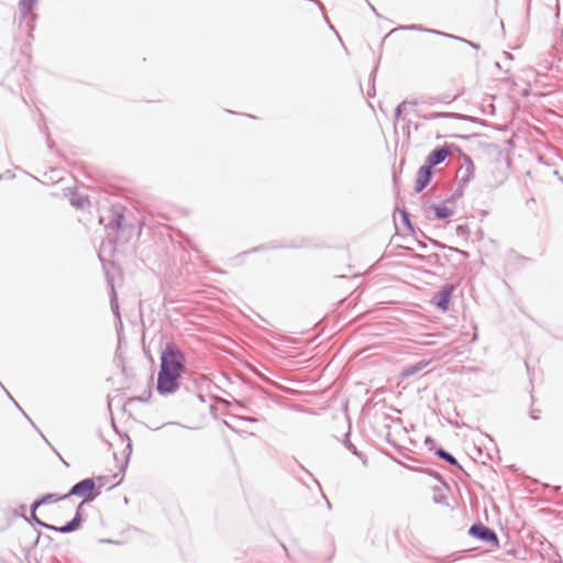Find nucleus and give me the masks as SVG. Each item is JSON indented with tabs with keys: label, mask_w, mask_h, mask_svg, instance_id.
I'll return each instance as SVG.
<instances>
[{
	"label": "nucleus",
	"mask_w": 563,
	"mask_h": 563,
	"mask_svg": "<svg viewBox=\"0 0 563 563\" xmlns=\"http://www.w3.org/2000/svg\"><path fill=\"white\" fill-rule=\"evenodd\" d=\"M408 29L410 30H423L420 25H410Z\"/></svg>",
	"instance_id": "32"
},
{
	"label": "nucleus",
	"mask_w": 563,
	"mask_h": 563,
	"mask_svg": "<svg viewBox=\"0 0 563 563\" xmlns=\"http://www.w3.org/2000/svg\"><path fill=\"white\" fill-rule=\"evenodd\" d=\"M468 534L490 545H498V537L496 532L481 522L472 525L468 530Z\"/></svg>",
	"instance_id": "5"
},
{
	"label": "nucleus",
	"mask_w": 563,
	"mask_h": 563,
	"mask_svg": "<svg viewBox=\"0 0 563 563\" xmlns=\"http://www.w3.org/2000/svg\"><path fill=\"white\" fill-rule=\"evenodd\" d=\"M418 246H419V249H421V250L427 249V244H426L424 242H422V241H418Z\"/></svg>",
	"instance_id": "31"
},
{
	"label": "nucleus",
	"mask_w": 563,
	"mask_h": 563,
	"mask_svg": "<svg viewBox=\"0 0 563 563\" xmlns=\"http://www.w3.org/2000/svg\"><path fill=\"white\" fill-rule=\"evenodd\" d=\"M462 156H463V161H464V166L459 169V174H460V183L462 185H465L471 179L474 178L475 166H474L472 158L468 155L462 154Z\"/></svg>",
	"instance_id": "10"
},
{
	"label": "nucleus",
	"mask_w": 563,
	"mask_h": 563,
	"mask_svg": "<svg viewBox=\"0 0 563 563\" xmlns=\"http://www.w3.org/2000/svg\"><path fill=\"white\" fill-rule=\"evenodd\" d=\"M124 213L121 207H112L108 210L107 216L100 217V223L104 224L107 230L118 232L123 230Z\"/></svg>",
	"instance_id": "6"
},
{
	"label": "nucleus",
	"mask_w": 563,
	"mask_h": 563,
	"mask_svg": "<svg viewBox=\"0 0 563 563\" xmlns=\"http://www.w3.org/2000/svg\"><path fill=\"white\" fill-rule=\"evenodd\" d=\"M95 488H96V482L92 477H88V478H85L80 482H78L77 484H75L70 490L68 492V494L62 496V498H68L69 496H77V497H81L84 498V500L81 501L82 505L86 503V501H90L92 499H95L100 493H93L95 492Z\"/></svg>",
	"instance_id": "4"
},
{
	"label": "nucleus",
	"mask_w": 563,
	"mask_h": 563,
	"mask_svg": "<svg viewBox=\"0 0 563 563\" xmlns=\"http://www.w3.org/2000/svg\"><path fill=\"white\" fill-rule=\"evenodd\" d=\"M62 499H63L62 496H58L57 494H46L32 504V510L34 512L42 505L56 503Z\"/></svg>",
	"instance_id": "12"
},
{
	"label": "nucleus",
	"mask_w": 563,
	"mask_h": 563,
	"mask_svg": "<svg viewBox=\"0 0 563 563\" xmlns=\"http://www.w3.org/2000/svg\"><path fill=\"white\" fill-rule=\"evenodd\" d=\"M452 150L459 151V147L454 144L437 147L427 156L424 164L433 169L450 156Z\"/></svg>",
	"instance_id": "7"
},
{
	"label": "nucleus",
	"mask_w": 563,
	"mask_h": 563,
	"mask_svg": "<svg viewBox=\"0 0 563 563\" xmlns=\"http://www.w3.org/2000/svg\"><path fill=\"white\" fill-rule=\"evenodd\" d=\"M434 454H435V456L445 461L450 465L456 466L460 470H462V466L459 464L457 460L450 452L445 451L444 449H442V448L437 449L434 451Z\"/></svg>",
	"instance_id": "13"
},
{
	"label": "nucleus",
	"mask_w": 563,
	"mask_h": 563,
	"mask_svg": "<svg viewBox=\"0 0 563 563\" xmlns=\"http://www.w3.org/2000/svg\"><path fill=\"white\" fill-rule=\"evenodd\" d=\"M415 257L418 260H421V261H423L426 258L423 255H416Z\"/></svg>",
	"instance_id": "33"
},
{
	"label": "nucleus",
	"mask_w": 563,
	"mask_h": 563,
	"mask_svg": "<svg viewBox=\"0 0 563 563\" xmlns=\"http://www.w3.org/2000/svg\"><path fill=\"white\" fill-rule=\"evenodd\" d=\"M22 415H24V417L29 419L27 413H25V411H22Z\"/></svg>",
	"instance_id": "36"
},
{
	"label": "nucleus",
	"mask_w": 563,
	"mask_h": 563,
	"mask_svg": "<svg viewBox=\"0 0 563 563\" xmlns=\"http://www.w3.org/2000/svg\"><path fill=\"white\" fill-rule=\"evenodd\" d=\"M108 285L110 286V306L112 312L120 319V312H119V303L117 299V292L114 289V286L111 280L108 279Z\"/></svg>",
	"instance_id": "15"
},
{
	"label": "nucleus",
	"mask_w": 563,
	"mask_h": 563,
	"mask_svg": "<svg viewBox=\"0 0 563 563\" xmlns=\"http://www.w3.org/2000/svg\"><path fill=\"white\" fill-rule=\"evenodd\" d=\"M431 243H432L433 245L438 246V247H441V249H448V251H449V252L459 253V254H461V255H463V256H465V257L467 256V253H466V252H464V251H460V250H459V249H456V247L446 246V245L441 244V243H439V242H437V241H434V240H431Z\"/></svg>",
	"instance_id": "21"
},
{
	"label": "nucleus",
	"mask_w": 563,
	"mask_h": 563,
	"mask_svg": "<svg viewBox=\"0 0 563 563\" xmlns=\"http://www.w3.org/2000/svg\"><path fill=\"white\" fill-rule=\"evenodd\" d=\"M38 0H19L21 20L27 19Z\"/></svg>",
	"instance_id": "11"
},
{
	"label": "nucleus",
	"mask_w": 563,
	"mask_h": 563,
	"mask_svg": "<svg viewBox=\"0 0 563 563\" xmlns=\"http://www.w3.org/2000/svg\"><path fill=\"white\" fill-rule=\"evenodd\" d=\"M3 389H5L3 386H2ZM8 395V397L15 404V406L21 410L20 406L18 405V402L12 398L11 394L8 393V390H4Z\"/></svg>",
	"instance_id": "27"
},
{
	"label": "nucleus",
	"mask_w": 563,
	"mask_h": 563,
	"mask_svg": "<svg viewBox=\"0 0 563 563\" xmlns=\"http://www.w3.org/2000/svg\"><path fill=\"white\" fill-rule=\"evenodd\" d=\"M418 102L416 100H405L402 102H400L396 109H395V118L396 120H399L402 111H405L407 109V106H416Z\"/></svg>",
	"instance_id": "19"
},
{
	"label": "nucleus",
	"mask_w": 563,
	"mask_h": 563,
	"mask_svg": "<svg viewBox=\"0 0 563 563\" xmlns=\"http://www.w3.org/2000/svg\"><path fill=\"white\" fill-rule=\"evenodd\" d=\"M242 420H246V421H251V422H255L257 421L256 418H253V417H241Z\"/></svg>",
	"instance_id": "30"
},
{
	"label": "nucleus",
	"mask_w": 563,
	"mask_h": 563,
	"mask_svg": "<svg viewBox=\"0 0 563 563\" xmlns=\"http://www.w3.org/2000/svg\"><path fill=\"white\" fill-rule=\"evenodd\" d=\"M453 115H454L453 113H449V112H432V113L423 115V119L424 120H434V119H439V118H446V117H453Z\"/></svg>",
	"instance_id": "22"
},
{
	"label": "nucleus",
	"mask_w": 563,
	"mask_h": 563,
	"mask_svg": "<svg viewBox=\"0 0 563 563\" xmlns=\"http://www.w3.org/2000/svg\"><path fill=\"white\" fill-rule=\"evenodd\" d=\"M432 500L434 504H439V505H448V498L446 496L441 493V492H437L433 497H432Z\"/></svg>",
	"instance_id": "23"
},
{
	"label": "nucleus",
	"mask_w": 563,
	"mask_h": 563,
	"mask_svg": "<svg viewBox=\"0 0 563 563\" xmlns=\"http://www.w3.org/2000/svg\"><path fill=\"white\" fill-rule=\"evenodd\" d=\"M426 365H427V363H424V362H418L416 364L408 365L402 369L401 375L404 377L412 376V375L417 374L418 372L422 371L426 367Z\"/></svg>",
	"instance_id": "16"
},
{
	"label": "nucleus",
	"mask_w": 563,
	"mask_h": 563,
	"mask_svg": "<svg viewBox=\"0 0 563 563\" xmlns=\"http://www.w3.org/2000/svg\"><path fill=\"white\" fill-rule=\"evenodd\" d=\"M400 216H401V220H402V223L410 230V231H413V227H412V223L410 221V218H409V213L402 209L400 210Z\"/></svg>",
	"instance_id": "24"
},
{
	"label": "nucleus",
	"mask_w": 563,
	"mask_h": 563,
	"mask_svg": "<svg viewBox=\"0 0 563 563\" xmlns=\"http://www.w3.org/2000/svg\"><path fill=\"white\" fill-rule=\"evenodd\" d=\"M181 373L161 369L157 374L156 390L159 395L174 394L179 387Z\"/></svg>",
	"instance_id": "2"
},
{
	"label": "nucleus",
	"mask_w": 563,
	"mask_h": 563,
	"mask_svg": "<svg viewBox=\"0 0 563 563\" xmlns=\"http://www.w3.org/2000/svg\"><path fill=\"white\" fill-rule=\"evenodd\" d=\"M81 507H82V503H80L78 505L74 518L70 521H68L66 525L62 526V527H56V526H53V525H49V523H46V522L42 521L41 519H38L36 517L35 511L33 512L32 509H31V520L35 525H37L40 527H43V528H45L47 530L57 531V532H60V533H70V532H74L77 529H79V527L81 525V516H80Z\"/></svg>",
	"instance_id": "3"
},
{
	"label": "nucleus",
	"mask_w": 563,
	"mask_h": 563,
	"mask_svg": "<svg viewBox=\"0 0 563 563\" xmlns=\"http://www.w3.org/2000/svg\"><path fill=\"white\" fill-rule=\"evenodd\" d=\"M161 369L184 373L186 369V356L179 346L168 342L161 355Z\"/></svg>",
	"instance_id": "1"
},
{
	"label": "nucleus",
	"mask_w": 563,
	"mask_h": 563,
	"mask_svg": "<svg viewBox=\"0 0 563 563\" xmlns=\"http://www.w3.org/2000/svg\"><path fill=\"white\" fill-rule=\"evenodd\" d=\"M506 179V175H501V177L499 179L496 180V185H501Z\"/></svg>",
	"instance_id": "28"
},
{
	"label": "nucleus",
	"mask_w": 563,
	"mask_h": 563,
	"mask_svg": "<svg viewBox=\"0 0 563 563\" xmlns=\"http://www.w3.org/2000/svg\"><path fill=\"white\" fill-rule=\"evenodd\" d=\"M70 203L73 207L77 209H84L86 205L88 203V199L86 197L81 196H73L70 198Z\"/></svg>",
	"instance_id": "20"
},
{
	"label": "nucleus",
	"mask_w": 563,
	"mask_h": 563,
	"mask_svg": "<svg viewBox=\"0 0 563 563\" xmlns=\"http://www.w3.org/2000/svg\"><path fill=\"white\" fill-rule=\"evenodd\" d=\"M530 417H531V419H533V420H538V419H539V416L537 415L536 410H531V412H530Z\"/></svg>",
	"instance_id": "29"
},
{
	"label": "nucleus",
	"mask_w": 563,
	"mask_h": 563,
	"mask_svg": "<svg viewBox=\"0 0 563 563\" xmlns=\"http://www.w3.org/2000/svg\"><path fill=\"white\" fill-rule=\"evenodd\" d=\"M350 430L344 434V439L342 441V444L344 445V448H346L349 451H351L354 455H356L358 459L363 460L364 459V454L361 453L357 448L351 442L350 440Z\"/></svg>",
	"instance_id": "17"
},
{
	"label": "nucleus",
	"mask_w": 563,
	"mask_h": 563,
	"mask_svg": "<svg viewBox=\"0 0 563 563\" xmlns=\"http://www.w3.org/2000/svg\"><path fill=\"white\" fill-rule=\"evenodd\" d=\"M327 507H328V508H331V504H330V501H329V500H327Z\"/></svg>",
	"instance_id": "34"
},
{
	"label": "nucleus",
	"mask_w": 563,
	"mask_h": 563,
	"mask_svg": "<svg viewBox=\"0 0 563 563\" xmlns=\"http://www.w3.org/2000/svg\"><path fill=\"white\" fill-rule=\"evenodd\" d=\"M429 32H432V33H435V34H439V35H442V36H445V37H450V38H453V40H456V41H460V42H463L467 45H470L471 47L475 48V49H478L479 48V45L477 43H474L472 41H468L466 38H463V37H460L457 35H453V34H448V33H444V32H440V31H434V30H428Z\"/></svg>",
	"instance_id": "18"
},
{
	"label": "nucleus",
	"mask_w": 563,
	"mask_h": 563,
	"mask_svg": "<svg viewBox=\"0 0 563 563\" xmlns=\"http://www.w3.org/2000/svg\"><path fill=\"white\" fill-rule=\"evenodd\" d=\"M424 444L429 448V450H432L435 445V441L432 438L427 437L424 440Z\"/></svg>",
	"instance_id": "25"
},
{
	"label": "nucleus",
	"mask_w": 563,
	"mask_h": 563,
	"mask_svg": "<svg viewBox=\"0 0 563 563\" xmlns=\"http://www.w3.org/2000/svg\"><path fill=\"white\" fill-rule=\"evenodd\" d=\"M454 290L452 284H445L442 288L434 294L431 303H433L439 310L445 312L449 309V302Z\"/></svg>",
	"instance_id": "8"
},
{
	"label": "nucleus",
	"mask_w": 563,
	"mask_h": 563,
	"mask_svg": "<svg viewBox=\"0 0 563 563\" xmlns=\"http://www.w3.org/2000/svg\"><path fill=\"white\" fill-rule=\"evenodd\" d=\"M22 415H24V417L29 419L27 413H25V411H22Z\"/></svg>",
	"instance_id": "35"
},
{
	"label": "nucleus",
	"mask_w": 563,
	"mask_h": 563,
	"mask_svg": "<svg viewBox=\"0 0 563 563\" xmlns=\"http://www.w3.org/2000/svg\"><path fill=\"white\" fill-rule=\"evenodd\" d=\"M126 438H129V437L126 435ZM128 440H129V442H128V444H126V461H129V457H130V455H131V453H132V445H131L130 439H128ZM126 463H128V462H125V464H126Z\"/></svg>",
	"instance_id": "26"
},
{
	"label": "nucleus",
	"mask_w": 563,
	"mask_h": 563,
	"mask_svg": "<svg viewBox=\"0 0 563 563\" xmlns=\"http://www.w3.org/2000/svg\"><path fill=\"white\" fill-rule=\"evenodd\" d=\"M433 176V169L426 164L422 165L417 173L415 190L417 192H421L431 181Z\"/></svg>",
	"instance_id": "9"
},
{
	"label": "nucleus",
	"mask_w": 563,
	"mask_h": 563,
	"mask_svg": "<svg viewBox=\"0 0 563 563\" xmlns=\"http://www.w3.org/2000/svg\"><path fill=\"white\" fill-rule=\"evenodd\" d=\"M430 208L434 210L435 218L439 220L448 219L453 214V210L446 206L432 205Z\"/></svg>",
	"instance_id": "14"
}]
</instances>
